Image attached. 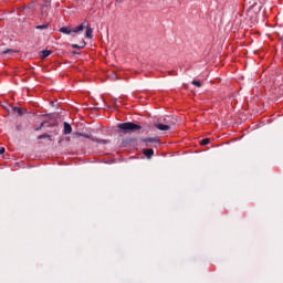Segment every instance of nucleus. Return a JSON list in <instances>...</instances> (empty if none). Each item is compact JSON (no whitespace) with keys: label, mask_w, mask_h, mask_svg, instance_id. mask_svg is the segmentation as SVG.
<instances>
[{"label":"nucleus","mask_w":283,"mask_h":283,"mask_svg":"<svg viewBox=\"0 0 283 283\" xmlns=\"http://www.w3.org/2000/svg\"><path fill=\"white\" fill-rule=\"evenodd\" d=\"M117 127L122 132H138V129H142L140 125L134 124L132 122L120 123L117 125Z\"/></svg>","instance_id":"f257e3e1"},{"label":"nucleus","mask_w":283,"mask_h":283,"mask_svg":"<svg viewBox=\"0 0 283 283\" xmlns=\"http://www.w3.org/2000/svg\"><path fill=\"white\" fill-rule=\"evenodd\" d=\"M155 127L159 129V132H169V129H171V127L166 124H157Z\"/></svg>","instance_id":"f03ea898"},{"label":"nucleus","mask_w":283,"mask_h":283,"mask_svg":"<svg viewBox=\"0 0 283 283\" xmlns=\"http://www.w3.org/2000/svg\"><path fill=\"white\" fill-rule=\"evenodd\" d=\"M83 30H85V24L84 23L80 24L78 27L73 28L72 32L77 34V32H83Z\"/></svg>","instance_id":"7ed1b4c3"},{"label":"nucleus","mask_w":283,"mask_h":283,"mask_svg":"<svg viewBox=\"0 0 283 283\" xmlns=\"http://www.w3.org/2000/svg\"><path fill=\"white\" fill-rule=\"evenodd\" d=\"M72 132V125H70L67 122L64 123V134L67 135Z\"/></svg>","instance_id":"20e7f679"},{"label":"nucleus","mask_w":283,"mask_h":283,"mask_svg":"<svg viewBox=\"0 0 283 283\" xmlns=\"http://www.w3.org/2000/svg\"><path fill=\"white\" fill-rule=\"evenodd\" d=\"M60 32H62V34H72V29H70V27H63L60 29Z\"/></svg>","instance_id":"39448f33"},{"label":"nucleus","mask_w":283,"mask_h":283,"mask_svg":"<svg viewBox=\"0 0 283 283\" xmlns=\"http://www.w3.org/2000/svg\"><path fill=\"white\" fill-rule=\"evenodd\" d=\"M144 154L147 156V158H150L151 156H154V149L151 148L144 149Z\"/></svg>","instance_id":"423d86ee"},{"label":"nucleus","mask_w":283,"mask_h":283,"mask_svg":"<svg viewBox=\"0 0 283 283\" xmlns=\"http://www.w3.org/2000/svg\"><path fill=\"white\" fill-rule=\"evenodd\" d=\"M93 30L90 27H86V33L85 36L86 39H92Z\"/></svg>","instance_id":"0eeeda50"},{"label":"nucleus","mask_w":283,"mask_h":283,"mask_svg":"<svg viewBox=\"0 0 283 283\" xmlns=\"http://www.w3.org/2000/svg\"><path fill=\"white\" fill-rule=\"evenodd\" d=\"M50 54H52V51H49V50L42 51V59H48V56H50Z\"/></svg>","instance_id":"6e6552de"},{"label":"nucleus","mask_w":283,"mask_h":283,"mask_svg":"<svg viewBox=\"0 0 283 283\" xmlns=\"http://www.w3.org/2000/svg\"><path fill=\"white\" fill-rule=\"evenodd\" d=\"M13 112L18 114V116H23V111L20 107H13Z\"/></svg>","instance_id":"1a4fd4ad"},{"label":"nucleus","mask_w":283,"mask_h":283,"mask_svg":"<svg viewBox=\"0 0 283 283\" xmlns=\"http://www.w3.org/2000/svg\"><path fill=\"white\" fill-rule=\"evenodd\" d=\"M73 48H75L76 50H81V48H85V41H82L81 45L78 44L73 45Z\"/></svg>","instance_id":"9d476101"},{"label":"nucleus","mask_w":283,"mask_h":283,"mask_svg":"<svg viewBox=\"0 0 283 283\" xmlns=\"http://www.w3.org/2000/svg\"><path fill=\"white\" fill-rule=\"evenodd\" d=\"M144 143H158L157 138H146L144 139Z\"/></svg>","instance_id":"9b49d317"},{"label":"nucleus","mask_w":283,"mask_h":283,"mask_svg":"<svg viewBox=\"0 0 283 283\" xmlns=\"http://www.w3.org/2000/svg\"><path fill=\"white\" fill-rule=\"evenodd\" d=\"M43 138H50L49 134H42L38 137V140H43Z\"/></svg>","instance_id":"f8f14e48"},{"label":"nucleus","mask_w":283,"mask_h":283,"mask_svg":"<svg viewBox=\"0 0 283 283\" xmlns=\"http://www.w3.org/2000/svg\"><path fill=\"white\" fill-rule=\"evenodd\" d=\"M192 85H196V87H201L202 83H200V81H192Z\"/></svg>","instance_id":"ddd939ff"},{"label":"nucleus","mask_w":283,"mask_h":283,"mask_svg":"<svg viewBox=\"0 0 283 283\" xmlns=\"http://www.w3.org/2000/svg\"><path fill=\"white\" fill-rule=\"evenodd\" d=\"M210 140L209 138H205L201 140L200 145H209Z\"/></svg>","instance_id":"4468645a"},{"label":"nucleus","mask_w":283,"mask_h":283,"mask_svg":"<svg viewBox=\"0 0 283 283\" xmlns=\"http://www.w3.org/2000/svg\"><path fill=\"white\" fill-rule=\"evenodd\" d=\"M45 28H48V25H38L36 27L38 30H45Z\"/></svg>","instance_id":"2eb2a0df"},{"label":"nucleus","mask_w":283,"mask_h":283,"mask_svg":"<svg viewBox=\"0 0 283 283\" xmlns=\"http://www.w3.org/2000/svg\"><path fill=\"white\" fill-rule=\"evenodd\" d=\"M115 105H116V107H120L122 104H120L119 101H116V102H115Z\"/></svg>","instance_id":"dca6fc26"},{"label":"nucleus","mask_w":283,"mask_h":283,"mask_svg":"<svg viewBox=\"0 0 283 283\" xmlns=\"http://www.w3.org/2000/svg\"><path fill=\"white\" fill-rule=\"evenodd\" d=\"M43 125H45V123H44V122H42V123H41V125H40V127H39V128H36V132H39V129H41V128L43 127Z\"/></svg>","instance_id":"f3484780"},{"label":"nucleus","mask_w":283,"mask_h":283,"mask_svg":"<svg viewBox=\"0 0 283 283\" xmlns=\"http://www.w3.org/2000/svg\"><path fill=\"white\" fill-rule=\"evenodd\" d=\"M0 154H6V148H0Z\"/></svg>","instance_id":"a211bd4d"},{"label":"nucleus","mask_w":283,"mask_h":283,"mask_svg":"<svg viewBox=\"0 0 283 283\" xmlns=\"http://www.w3.org/2000/svg\"><path fill=\"white\" fill-rule=\"evenodd\" d=\"M4 54H10V50L4 51Z\"/></svg>","instance_id":"6ab92c4d"}]
</instances>
